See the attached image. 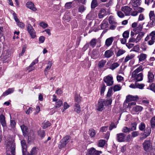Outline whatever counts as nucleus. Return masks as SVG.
I'll use <instances>...</instances> for the list:
<instances>
[{"mask_svg": "<svg viewBox=\"0 0 155 155\" xmlns=\"http://www.w3.org/2000/svg\"><path fill=\"white\" fill-rule=\"evenodd\" d=\"M70 140V137L67 135L64 137L61 140L60 144L58 145L59 149H62L64 147Z\"/></svg>", "mask_w": 155, "mask_h": 155, "instance_id": "f257e3e1", "label": "nucleus"}, {"mask_svg": "<svg viewBox=\"0 0 155 155\" xmlns=\"http://www.w3.org/2000/svg\"><path fill=\"white\" fill-rule=\"evenodd\" d=\"M131 77L136 81H141L143 79V74L142 72L139 73H132Z\"/></svg>", "mask_w": 155, "mask_h": 155, "instance_id": "f03ea898", "label": "nucleus"}, {"mask_svg": "<svg viewBox=\"0 0 155 155\" xmlns=\"http://www.w3.org/2000/svg\"><path fill=\"white\" fill-rule=\"evenodd\" d=\"M103 81L108 86H111L114 84L113 78L110 75H109L104 77V78Z\"/></svg>", "mask_w": 155, "mask_h": 155, "instance_id": "7ed1b4c3", "label": "nucleus"}, {"mask_svg": "<svg viewBox=\"0 0 155 155\" xmlns=\"http://www.w3.org/2000/svg\"><path fill=\"white\" fill-rule=\"evenodd\" d=\"M126 134L123 133L117 134L116 135V140L118 142H122L126 141Z\"/></svg>", "mask_w": 155, "mask_h": 155, "instance_id": "20e7f679", "label": "nucleus"}, {"mask_svg": "<svg viewBox=\"0 0 155 155\" xmlns=\"http://www.w3.org/2000/svg\"><path fill=\"white\" fill-rule=\"evenodd\" d=\"M102 153L101 151L96 150L94 148H91L88 150V155H100Z\"/></svg>", "mask_w": 155, "mask_h": 155, "instance_id": "39448f33", "label": "nucleus"}, {"mask_svg": "<svg viewBox=\"0 0 155 155\" xmlns=\"http://www.w3.org/2000/svg\"><path fill=\"white\" fill-rule=\"evenodd\" d=\"M27 30L32 38L36 37V35L35 30L30 24H28L27 25Z\"/></svg>", "mask_w": 155, "mask_h": 155, "instance_id": "423d86ee", "label": "nucleus"}, {"mask_svg": "<svg viewBox=\"0 0 155 155\" xmlns=\"http://www.w3.org/2000/svg\"><path fill=\"white\" fill-rule=\"evenodd\" d=\"M151 143L149 140H146L143 143V147L144 150L147 151L151 147Z\"/></svg>", "mask_w": 155, "mask_h": 155, "instance_id": "0eeeda50", "label": "nucleus"}, {"mask_svg": "<svg viewBox=\"0 0 155 155\" xmlns=\"http://www.w3.org/2000/svg\"><path fill=\"white\" fill-rule=\"evenodd\" d=\"M121 10L124 12L126 16L129 15L130 14V12L132 10V8L128 6H123L121 8Z\"/></svg>", "mask_w": 155, "mask_h": 155, "instance_id": "6e6552de", "label": "nucleus"}, {"mask_svg": "<svg viewBox=\"0 0 155 155\" xmlns=\"http://www.w3.org/2000/svg\"><path fill=\"white\" fill-rule=\"evenodd\" d=\"M141 0H131V3L134 9H136V8L139 6L141 3Z\"/></svg>", "mask_w": 155, "mask_h": 155, "instance_id": "1a4fd4ad", "label": "nucleus"}, {"mask_svg": "<svg viewBox=\"0 0 155 155\" xmlns=\"http://www.w3.org/2000/svg\"><path fill=\"white\" fill-rule=\"evenodd\" d=\"M21 145L22 147V150L23 155H25L26 153V149L27 145L25 140H21Z\"/></svg>", "mask_w": 155, "mask_h": 155, "instance_id": "9d476101", "label": "nucleus"}, {"mask_svg": "<svg viewBox=\"0 0 155 155\" xmlns=\"http://www.w3.org/2000/svg\"><path fill=\"white\" fill-rule=\"evenodd\" d=\"M147 77L148 79L147 82H152L154 81V75L151 71H150L148 72Z\"/></svg>", "mask_w": 155, "mask_h": 155, "instance_id": "9b49d317", "label": "nucleus"}, {"mask_svg": "<svg viewBox=\"0 0 155 155\" xmlns=\"http://www.w3.org/2000/svg\"><path fill=\"white\" fill-rule=\"evenodd\" d=\"M114 54V51L112 48L106 51L104 53V57L106 58H110Z\"/></svg>", "mask_w": 155, "mask_h": 155, "instance_id": "f8f14e48", "label": "nucleus"}, {"mask_svg": "<svg viewBox=\"0 0 155 155\" xmlns=\"http://www.w3.org/2000/svg\"><path fill=\"white\" fill-rule=\"evenodd\" d=\"M104 103L102 99L99 101L97 106V110L99 111H101L104 109Z\"/></svg>", "mask_w": 155, "mask_h": 155, "instance_id": "ddd939ff", "label": "nucleus"}, {"mask_svg": "<svg viewBox=\"0 0 155 155\" xmlns=\"http://www.w3.org/2000/svg\"><path fill=\"white\" fill-rule=\"evenodd\" d=\"M21 128L23 133V135L25 137H27L28 135V127L23 124L21 126Z\"/></svg>", "mask_w": 155, "mask_h": 155, "instance_id": "4468645a", "label": "nucleus"}, {"mask_svg": "<svg viewBox=\"0 0 155 155\" xmlns=\"http://www.w3.org/2000/svg\"><path fill=\"white\" fill-rule=\"evenodd\" d=\"M38 62V58H36L34 61L27 68V70H29V72H30L35 69V67L33 66Z\"/></svg>", "mask_w": 155, "mask_h": 155, "instance_id": "2eb2a0df", "label": "nucleus"}, {"mask_svg": "<svg viewBox=\"0 0 155 155\" xmlns=\"http://www.w3.org/2000/svg\"><path fill=\"white\" fill-rule=\"evenodd\" d=\"M38 62V58H36L34 61L27 68V70H29V72H30L35 69V67L33 66Z\"/></svg>", "mask_w": 155, "mask_h": 155, "instance_id": "dca6fc26", "label": "nucleus"}, {"mask_svg": "<svg viewBox=\"0 0 155 155\" xmlns=\"http://www.w3.org/2000/svg\"><path fill=\"white\" fill-rule=\"evenodd\" d=\"M53 101H54L56 102L55 103V108H59L60 107L62 104V101L59 99H56L54 98L53 99Z\"/></svg>", "mask_w": 155, "mask_h": 155, "instance_id": "f3484780", "label": "nucleus"}, {"mask_svg": "<svg viewBox=\"0 0 155 155\" xmlns=\"http://www.w3.org/2000/svg\"><path fill=\"white\" fill-rule=\"evenodd\" d=\"M138 99V97L137 96H133L129 95L126 97V100L128 101H137Z\"/></svg>", "mask_w": 155, "mask_h": 155, "instance_id": "a211bd4d", "label": "nucleus"}, {"mask_svg": "<svg viewBox=\"0 0 155 155\" xmlns=\"http://www.w3.org/2000/svg\"><path fill=\"white\" fill-rule=\"evenodd\" d=\"M0 122L3 127H6V124L5 117L2 114H1L0 115Z\"/></svg>", "mask_w": 155, "mask_h": 155, "instance_id": "6ab92c4d", "label": "nucleus"}, {"mask_svg": "<svg viewBox=\"0 0 155 155\" xmlns=\"http://www.w3.org/2000/svg\"><path fill=\"white\" fill-rule=\"evenodd\" d=\"M150 38H152L153 39H155V31H152L149 35H147L145 39V41H148Z\"/></svg>", "mask_w": 155, "mask_h": 155, "instance_id": "aec40b11", "label": "nucleus"}, {"mask_svg": "<svg viewBox=\"0 0 155 155\" xmlns=\"http://www.w3.org/2000/svg\"><path fill=\"white\" fill-rule=\"evenodd\" d=\"M114 40V38L113 37H110L109 38L106 40L105 45L107 47L110 46L112 44Z\"/></svg>", "mask_w": 155, "mask_h": 155, "instance_id": "412c9836", "label": "nucleus"}, {"mask_svg": "<svg viewBox=\"0 0 155 155\" xmlns=\"http://www.w3.org/2000/svg\"><path fill=\"white\" fill-rule=\"evenodd\" d=\"M26 5L27 7L33 11H36V9L34 7V4L32 2H27L26 4Z\"/></svg>", "mask_w": 155, "mask_h": 155, "instance_id": "4be33fe9", "label": "nucleus"}, {"mask_svg": "<svg viewBox=\"0 0 155 155\" xmlns=\"http://www.w3.org/2000/svg\"><path fill=\"white\" fill-rule=\"evenodd\" d=\"M145 134L143 137V138H145L149 136L151 132V128L150 127H147L146 129L144 130Z\"/></svg>", "mask_w": 155, "mask_h": 155, "instance_id": "5701e85b", "label": "nucleus"}, {"mask_svg": "<svg viewBox=\"0 0 155 155\" xmlns=\"http://www.w3.org/2000/svg\"><path fill=\"white\" fill-rule=\"evenodd\" d=\"M37 150L35 147H34L32 148L31 150L30 153L28 152L27 150L26 151V153L25 155H36L37 154Z\"/></svg>", "mask_w": 155, "mask_h": 155, "instance_id": "b1692460", "label": "nucleus"}, {"mask_svg": "<svg viewBox=\"0 0 155 155\" xmlns=\"http://www.w3.org/2000/svg\"><path fill=\"white\" fill-rule=\"evenodd\" d=\"M106 11L104 9H101L99 11L98 16L99 18H102L106 15Z\"/></svg>", "mask_w": 155, "mask_h": 155, "instance_id": "393cba45", "label": "nucleus"}, {"mask_svg": "<svg viewBox=\"0 0 155 155\" xmlns=\"http://www.w3.org/2000/svg\"><path fill=\"white\" fill-rule=\"evenodd\" d=\"M74 111L78 113H80L81 111L80 106L78 103H75L74 105Z\"/></svg>", "mask_w": 155, "mask_h": 155, "instance_id": "a878e982", "label": "nucleus"}, {"mask_svg": "<svg viewBox=\"0 0 155 155\" xmlns=\"http://www.w3.org/2000/svg\"><path fill=\"white\" fill-rule=\"evenodd\" d=\"M147 55L141 53L138 56L139 61H144L146 58Z\"/></svg>", "mask_w": 155, "mask_h": 155, "instance_id": "bb28decb", "label": "nucleus"}, {"mask_svg": "<svg viewBox=\"0 0 155 155\" xmlns=\"http://www.w3.org/2000/svg\"><path fill=\"white\" fill-rule=\"evenodd\" d=\"M99 56L98 51L94 49L92 51L91 57L93 59H96Z\"/></svg>", "mask_w": 155, "mask_h": 155, "instance_id": "cd10ccee", "label": "nucleus"}, {"mask_svg": "<svg viewBox=\"0 0 155 155\" xmlns=\"http://www.w3.org/2000/svg\"><path fill=\"white\" fill-rule=\"evenodd\" d=\"M14 89L13 88H9L7 90L4 92L2 96H5L13 92Z\"/></svg>", "mask_w": 155, "mask_h": 155, "instance_id": "c85d7f7f", "label": "nucleus"}, {"mask_svg": "<svg viewBox=\"0 0 155 155\" xmlns=\"http://www.w3.org/2000/svg\"><path fill=\"white\" fill-rule=\"evenodd\" d=\"M143 28V25L141 24H140L138 27L134 28L133 31L136 32V33H138L141 31Z\"/></svg>", "mask_w": 155, "mask_h": 155, "instance_id": "c756f323", "label": "nucleus"}, {"mask_svg": "<svg viewBox=\"0 0 155 155\" xmlns=\"http://www.w3.org/2000/svg\"><path fill=\"white\" fill-rule=\"evenodd\" d=\"M143 108V107L140 106H137L133 108V110L136 112L139 113L141 111Z\"/></svg>", "mask_w": 155, "mask_h": 155, "instance_id": "7c9ffc66", "label": "nucleus"}, {"mask_svg": "<svg viewBox=\"0 0 155 155\" xmlns=\"http://www.w3.org/2000/svg\"><path fill=\"white\" fill-rule=\"evenodd\" d=\"M118 50L116 54V55L117 57L121 56L126 52V51L123 49H120L119 48H118Z\"/></svg>", "mask_w": 155, "mask_h": 155, "instance_id": "2f4dec72", "label": "nucleus"}, {"mask_svg": "<svg viewBox=\"0 0 155 155\" xmlns=\"http://www.w3.org/2000/svg\"><path fill=\"white\" fill-rule=\"evenodd\" d=\"M108 25L107 22L104 20L101 24V29H104L107 28L108 26Z\"/></svg>", "mask_w": 155, "mask_h": 155, "instance_id": "473e14b6", "label": "nucleus"}, {"mask_svg": "<svg viewBox=\"0 0 155 155\" xmlns=\"http://www.w3.org/2000/svg\"><path fill=\"white\" fill-rule=\"evenodd\" d=\"M88 134L91 137H94L96 134V133L95 130L93 129H90L88 131Z\"/></svg>", "mask_w": 155, "mask_h": 155, "instance_id": "72a5a7b5", "label": "nucleus"}, {"mask_svg": "<svg viewBox=\"0 0 155 155\" xmlns=\"http://www.w3.org/2000/svg\"><path fill=\"white\" fill-rule=\"evenodd\" d=\"M150 125L152 129L155 128V117L151 118L150 120Z\"/></svg>", "mask_w": 155, "mask_h": 155, "instance_id": "f704fd0d", "label": "nucleus"}, {"mask_svg": "<svg viewBox=\"0 0 155 155\" xmlns=\"http://www.w3.org/2000/svg\"><path fill=\"white\" fill-rule=\"evenodd\" d=\"M109 23L111 25H116L117 22L115 21L114 19L113 16H110L109 18Z\"/></svg>", "mask_w": 155, "mask_h": 155, "instance_id": "c9c22d12", "label": "nucleus"}, {"mask_svg": "<svg viewBox=\"0 0 155 155\" xmlns=\"http://www.w3.org/2000/svg\"><path fill=\"white\" fill-rule=\"evenodd\" d=\"M119 66V64L118 63L115 62L111 64L110 66V68L113 70Z\"/></svg>", "mask_w": 155, "mask_h": 155, "instance_id": "e433bc0d", "label": "nucleus"}, {"mask_svg": "<svg viewBox=\"0 0 155 155\" xmlns=\"http://www.w3.org/2000/svg\"><path fill=\"white\" fill-rule=\"evenodd\" d=\"M107 61L105 60H102L100 61L98 63V65L100 68L103 67L106 63Z\"/></svg>", "mask_w": 155, "mask_h": 155, "instance_id": "4c0bfd02", "label": "nucleus"}, {"mask_svg": "<svg viewBox=\"0 0 155 155\" xmlns=\"http://www.w3.org/2000/svg\"><path fill=\"white\" fill-rule=\"evenodd\" d=\"M122 131L124 133H128L131 131V130L129 128H128L127 127H124L122 128Z\"/></svg>", "mask_w": 155, "mask_h": 155, "instance_id": "58836bf2", "label": "nucleus"}, {"mask_svg": "<svg viewBox=\"0 0 155 155\" xmlns=\"http://www.w3.org/2000/svg\"><path fill=\"white\" fill-rule=\"evenodd\" d=\"M98 5L97 1V0H93L91 3V8H94Z\"/></svg>", "mask_w": 155, "mask_h": 155, "instance_id": "ea45409f", "label": "nucleus"}, {"mask_svg": "<svg viewBox=\"0 0 155 155\" xmlns=\"http://www.w3.org/2000/svg\"><path fill=\"white\" fill-rule=\"evenodd\" d=\"M145 33L144 32H140L137 35L136 38L137 41L139 42L140 40L143 38V36L144 35Z\"/></svg>", "mask_w": 155, "mask_h": 155, "instance_id": "a19ab883", "label": "nucleus"}, {"mask_svg": "<svg viewBox=\"0 0 155 155\" xmlns=\"http://www.w3.org/2000/svg\"><path fill=\"white\" fill-rule=\"evenodd\" d=\"M134 54L128 55L125 58L124 60V62L125 63L127 62L129 60L134 58Z\"/></svg>", "mask_w": 155, "mask_h": 155, "instance_id": "79ce46f5", "label": "nucleus"}, {"mask_svg": "<svg viewBox=\"0 0 155 155\" xmlns=\"http://www.w3.org/2000/svg\"><path fill=\"white\" fill-rule=\"evenodd\" d=\"M105 143V141L104 140H99L97 145L99 147H103Z\"/></svg>", "mask_w": 155, "mask_h": 155, "instance_id": "37998d69", "label": "nucleus"}, {"mask_svg": "<svg viewBox=\"0 0 155 155\" xmlns=\"http://www.w3.org/2000/svg\"><path fill=\"white\" fill-rule=\"evenodd\" d=\"M150 20L155 19V14L153 11H150L149 13Z\"/></svg>", "mask_w": 155, "mask_h": 155, "instance_id": "c03bdc74", "label": "nucleus"}, {"mask_svg": "<svg viewBox=\"0 0 155 155\" xmlns=\"http://www.w3.org/2000/svg\"><path fill=\"white\" fill-rule=\"evenodd\" d=\"M103 101L105 106H108L111 104L112 102V99L110 98L108 100L107 99L106 101Z\"/></svg>", "mask_w": 155, "mask_h": 155, "instance_id": "a18cd8bd", "label": "nucleus"}, {"mask_svg": "<svg viewBox=\"0 0 155 155\" xmlns=\"http://www.w3.org/2000/svg\"><path fill=\"white\" fill-rule=\"evenodd\" d=\"M38 135L41 138H44L45 136V133L44 130H40L38 132Z\"/></svg>", "mask_w": 155, "mask_h": 155, "instance_id": "49530a36", "label": "nucleus"}, {"mask_svg": "<svg viewBox=\"0 0 155 155\" xmlns=\"http://www.w3.org/2000/svg\"><path fill=\"white\" fill-rule=\"evenodd\" d=\"M121 88L120 85H115L113 87V90L114 92L120 91Z\"/></svg>", "mask_w": 155, "mask_h": 155, "instance_id": "de8ad7c7", "label": "nucleus"}, {"mask_svg": "<svg viewBox=\"0 0 155 155\" xmlns=\"http://www.w3.org/2000/svg\"><path fill=\"white\" fill-rule=\"evenodd\" d=\"M145 128V124L143 123H141L139 126V129L141 131H143Z\"/></svg>", "mask_w": 155, "mask_h": 155, "instance_id": "09e8293b", "label": "nucleus"}, {"mask_svg": "<svg viewBox=\"0 0 155 155\" xmlns=\"http://www.w3.org/2000/svg\"><path fill=\"white\" fill-rule=\"evenodd\" d=\"M97 40L96 39H92L90 41V44L91 46L92 47L94 48L96 44Z\"/></svg>", "mask_w": 155, "mask_h": 155, "instance_id": "8fccbe9b", "label": "nucleus"}, {"mask_svg": "<svg viewBox=\"0 0 155 155\" xmlns=\"http://www.w3.org/2000/svg\"><path fill=\"white\" fill-rule=\"evenodd\" d=\"M75 101L78 103H79L81 101V99L80 96L78 94H76L74 97Z\"/></svg>", "mask_w": 155, "mask_h": 155, "instance_id": "3c124183", "label": "nucleus"}, {"mask_svg": "<svg viewBox=\"0 0 155 155\" xmlns=\"http://www.w3.org/2000/svg\"><path fill=\"white\" fill-rule=\"evenodd\" d=\"M143 70L142 66H140L139 67L137 68L132 73H139Z\"/></svg>", "mask_w": 155, "mask_h": 155, "instance_id": "603ef678", "label": "nucleus"}, {"mask_svg": "<svg viewBox=\"0 0 155 155\" xmlns=\"http://www.w3.org/2000/svg\"><path fill=\"white\" fill-rule=\"evenodd\" d=\"M140 46L139 45H137L133 47L131 51L138 52L140 50Z\"/></svg>", "mask_w": 155, "mask_h": 155, "instance_id": "864d4df0", "label": "nucleus"}, {"mask_svg": "<svg viewBox=\"0 0 155 155\" xmlns=\"http://www.w3.org/2000/svg\"><path fill=\"white\" fill-rule=\"evenodd\" d=\"M129 31H124L122 35L124 38L127 39L129 37Z\"/></svg>", "mask_w": 155, "mask_h": 155, "instance_id": "5fc2aeb1", "label": "nucleus"}, {"mask_svg": "<svg viewBox=\"0 0 155 155\" xmlns=\"http://www.w3.org/2000/svg\"><path fill=\"white\" fill-rule=\"evenodd\" d=\"M106 86L104 83L102 84L100 90V93L101 94H103L105 90Z\"/></svg>", "mask_w": 155, "mask_h": 155, "instance_id": "6e6d98bb", "label": "nucleus"}, {"mask_svg": "<svg viewBox=\"0 0 155 155\" xmlns=\"http://www.w3.org/2000/svg\"><path fill=\"white\" fill-rule=\"evenodd\" d=\"M149 26L151 28L155 25V19L153 20H150L149 22L148 23Z\"/></svg>", "mask_w": 155, "mask_h": 155, "instance_id": "4d7b16f0", "label": "nucleus"}, {"mask_svg": "<svg viewBox=\"0 0 155 155\" xmlns=\"http://www.w3.org/2000/svg\"><path fill=\"white\" fill-rule=\"evenodd\" d=\"M131 126V128H130V129L131 130V131L136 129L137 126V123L136 122L132 123Z\"/></svg>", "mask_w": 155, "mask_h": 155, "instance_id": "13d9d810", "label": "nucleus"}, {"mask_svg": "<svg viewBox=\"0 0 155 155\" xmlns=\"http://www.w3.org/2000/svg\"><path fill=\"white\" fill-rule=\"evenodd\" d=\"M85 10V8L84 6L83 5H80L79 7V12L81 13H82Z\"/></svg>", "mask_w": 155, "mask_h": 155, "instance_id": "bf43d9fd", "label": "nucleus"}, {"mask_svg": "<svg viewBox=\"0 0 155 155\" xmlns=\"http://www.w3.org/2000/svg\"><path fill=\"white\" fill-rule=\"evenodd\" d=\"M51 124V123H50L49 122L47 121L44 123L43 125V128L45 129L48 127L50 126Z\"/></svg>", "mask_w": 155, "mask_h": 155, "instance_id": "052dcab7", "label": "nucleus"}, {"mask_svg": "<svg viewBox=\"0 0 155 155\" xmlns=\"http://www.w3.org/2000/svg\"><path fill=\"white\" fill-rule=\"evenodd\" d=\"M72 2L67 3L65 5V8L67 9H69L71 8L72 6Z\"/></svg>", "mask_w": 155, "mask_h": 155, "instance_id": "680f3d73", "label": "nucleus"}, {"mask_svg": "<svg viewBox=\"0 0 155 155\" xmlns=\"http://www.w3.org/2000/svg\"><path fill=\"white\" fill-rule=\"evenodd\" d=\"M117 127V125H115L113 122H112L110 124L109 127V130H112L113 128H116Z\"/></svg>", "mask_w": 155, "mask_h": 155, "instance_id": "e2e57ef3", "label": "nucleus"}, {"mask_svg": "<svg viewBox=\"0 0 155 155\" xmlns=\"http://www.w3.org/2000/svg\"><path fill=\"white\" fill-rule=\"evenodd\" d=\"M129 42H132V43H137L138 42L137 39L133 37L130 38L129 40Z\"/></svg>", "mask_w": 155, "mask_h": 155, "instance_id": "0e129e2a", "label": "nucleus"}, {"mask_svg": "<svg viewBox=\"0 0 155 155\" xmlns=\"http://www.w3.org/2000/svg\"><path fill=\"white\" fill-rule=\"evenodd\" d=\"M112 88H113L111 87L109 89L107 94V97H110L111 96L112 93Z\"/></svg>", "mask_w": 155, "mask_h": 155, "instance_id": "69168bd1", "label": "nucleus"}, {"mask_svg": "<svg viewBox=\"0 0 155 155\" xmlns=\"http://www.w3.org/2000/svg\"><path fill=\"white\" fill-rule=\"evenodd\" d=\"M16 123L15 121L14 120H11L10 126L12 128H14L15 127Z\"/></svg>", "mask_w": 155, "mask_h": 155, "instance_id": "338daca9", "label": "nucleus"}, {"mask_svg": "<svg viewBox=\"0 0 155 155\" xmlns=\"http://www.w3.org/2000/svg\"><path fill=\"white\" fill-rule=\"evenodd\" d=\"M150 89L155 93V83H152L150 87Z\"/></svg>", "mask_w": 155, "mask_h": 155, "instance_id": "774afa93", "label": "nucleus"}]
</instances>
